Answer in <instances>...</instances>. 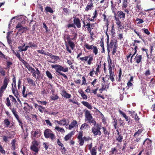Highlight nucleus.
Returning a JSON list of instances; mask_svg holds the SVG:
<instances>
[{"mask_svg":"<svg viewBox=\"0 0 155 155\" xmlns=\"http://www.w3.org/2000/svg\"><path fill=\"white\" fill-rule=\"evenodd\" d=\"M51 67L52 68H54L55 69L56 74L63 76L65 79H68L67 76L61 72H68V69L67 67H64L58 64L52 65H51Z\"/></svg>","mask_w":155,"mask_h":155,"instance_id":"f257e3e1","label":"nucleus"},{"mask_svg":"<svg viewBox=\"0 0 155 155\" xmlns=\"http://www.w3.org/2000/svg\"><path fill=\"white\" fill-rule=\"evenodd\" d=\"M24 63L25 64L24 65L29 71L32 72V71H34L32 74L33 77L37 79H39V77L41 75V72L36 67L35 69L36 71H35V69L31 67L28 63L26 62H24Z\"/></svg>","mask_w":155,"mask_h":155,"instance_id":"f03ea898","label":"nucleus"},{"mask_svg":"<svg viewBox=\"0 0 155 155\" xmlns=\"http://www.w3.org/2000/svg\"><path fill=\"white\" fill-rule=\"evenodd\" d=\"M73 23L72 24H68L66 26L67 28H76V27L79 28L81 27V23L80 19L76 16L73 17Z\"/></svg>","mask_w":155,"mask_h":155,"instance_id":"7ed1b4c3","label":"nucleus"},{"mask_svg":"<svg viewBox=\"0 0 155 155\" xmlns=\"http://www.w3.org/2000/svg\"><path fill=\"white\" fill-rule=\"evenodd\" d=\"M44 135L46 138H50L51 141H54L56 139V136L51 130L47 129L44 132Z\"/></svg>","mask_w":155,"mask_h":155,"instance_id":"20e7f679","label":"nucleus"},{"mask_svg":"<svg viewBox=\"0 0 155 155\" xmlns=\"http://www.w3.org/2000/svg\"><path fill=\"white\" fill-rule=\"evenodd\" d=\"M101 129V126H99L98 124H97V125L92 127L91 130L94 137L97 135L100 136L101 135L102 133L100 131Z\"/></svg>","mask_w":155,"mask_h":155,"instance_id":"39448f33","label":"nucleus"},{"mask_svg":"<svg viewBox=\"0 0 155 155\" xmlns=\"http://www.w3.org/2000/svg\"><path fill=\"white\" fill-rule=\"evenodd\" d=\"M9 80L5 77L3 80V84L0 88V97H2V94L6 89L7 85L9 82Z\"/></svg>","mask_w":155,"mask_h":155,"instance_id":"423d86ee","label":"nucleus"},{"mask_svg":"<svg viewBox=\"0 0 155 155\" xmlns=\"http://www.w3.org/2000/svg\"><path fill=\"white\" fill-rule=\"evenodd\" d=\"M33 141L32 142V145L30 147V149L31 150L37 153L39 151L38 146L39 145V142L36 140L35 139H32Z\"/></svg>","mask_w":155,"mask_h":155,"instance_id":"0eeeda50","label":"nucleus"},{"mask_svg":"<svg viewBox=\"0 0 155 155\" xmlns=\"http://www.w3.org/2000/svg\"><path fill=\"white\" fill-rule=\"evenodd\" d=\"M84 46L87 50L93 49V52L95 55H96L98 54V49L96 46L93 45H89V44L87 43H84Z\"/></svg>","mask_w":155,"mask_h":155,"instance_id":"6e6552de","label":"nucleus"},{"mask_svg":"<svg viewBox=\"0 0 155 155\" xmlns=\"http://www.w3.org/2000/svg\"><path fill=\"white\" fill-rule=\"evenodd\" d=\"M68 43V45H66V49L69 53H71L72 51L69 47H70L71 50H73L75 48V45L71 41H69Z\"/></svg>","mask_w":155,"mask_h":155,"instance_id":"1a4fd4ad","label":"nucleus"},{"mask_svg":"<svg viewBox=\"0 0 155 155\" xmlns=\"http://www.w3.org/2000/svg\"><path fill=\"white\" fill-rule=\"evenodd\" d=\"M114 45H117L116 42L114 40H111L110 44H109L108 39H107V47L108 53L110 52L112 48L114 47Z\"/></svg>","mask_w":155,"mask_h":155,"instance_id":"9d476101","label":"nucleus"},{"mask_svg":"<svg viewBox=\"0 0 155 155\" xmlns=\"http://www.w3.org/2000/svg\"><path fill=\"white\" fill-rule=\"evenodd\" d=\"M6 135L7 136L3 135L2 137L3 141L6 143L8 142L9 139H12L14 137V135L10 132L7 133Z\"/></svg>","mask_w":155,"mask_h":155,"instance_id":"9b49d317","label":"nucleus"},{"mask_svg":"<svg viewBox=\"0 0 155 155\" xmlns=\"http://www.w3.org/2000/svg\"><path fill=\"white\" fill-rule=\"evenodd\" d=\"M83 136V132L80 131L78 133V135L77 137V139H78V140L79 145L80 146H82L83 145L84 143V141Z\"/></svg>","mask_w":155,"mask_h":155,"instance_id":"f8f14e48","label":"nucleus"},{"mask_svg":"<svg viewBox=\"0 0 155 155\" xmlns=\"http://www.w3.org/2000/svg\"><path fill=\"white\" fill-rule=\"evenodd\" d=\"M17 29L19 28L18 32H21L22 33L25 32L26 31L28 30L27 27H24L22 26L21 23H18L16 26Z\"/></svg>","mask_w":155,"mask_h":155,"instance_id":"ddd939ff","label":"nucleus"},{"mask_svg":"<svg viewBox=\"0 0 155 155\" xmlns=\"http://www.w3.org/2000/svg\"><path fill=\"white\" fill-rule=\"evenodd\" d=\"M116 17H119L122 20H124L125 18V14L123 11L120 10L118 11L117 12L116 15H114Z\"/></svg>","mask_w":155,"mask_h":155,"instance_id":"4468645a","label":"nucleus"},{"mask_svg":"<svg viewBox=\"0 0 155 155\" xmlns=\"http://www.w3.org/2000/svg\"><path fill=\"white\" fill-rule=\"evenodd\" d=\"M84 111L85 112V121H88L92 119L93 117L91 114V111L87 110H84Z\"/></svg>","mask_w":155,"mask_h":155,"instance_id":"2eb2a0df","label":"nucleus"},{"mask_svg":"<svg viewBox=\"0 0 155 155\" xmlns=\"http://www.w3.org/2000/svg\"><path fill=\"white\" fill-rule=\"evenodd\" d=\"M25 91L26 87L25 86H23L22 90V94L24 97H26L27 96L30 97L31 95H33V93L31 91L29 92V91H27L25 92Z\"/></svg>","mask_w":155,"mask_h":155,"instance_id":"dca6fc26","label":"nucleus"},{"mask_svg":"<svg viewBox=\"0 0 155 155\" xmlns=\"http://www.w3.org/2000/svg\"><path fill=\"white\" fill-rule=\"evenodd\" d=\"M116 131L117 133V136H116V140L117 141H118V142L121 143L122 141L123 136L121 134H120L118 129L116 130Z\"/></svg>","mask_w":155,"mask_h":155,"instance_id":"f3484780","label":"nucleus"},{"mask_svg":"<svg viewBox=\"0 0 155 155\" xmlns=\"http://www.w3.org/2000/svg\"><path fill=\"white\" fill-rule=\"evenodd\" d=\"M40 131L39 129H37L35 131H32L31 132V134L32 136V139H35L38 137L37 135L38 134L39 132Z\"/></svg>","mask_w":155,"mask_h":155,"instance_id":"a211bd4d","label":"nucleus"},{"mask_svg":"<svg viewBox=\"0 0 155 155\" xmlns=\"http://www.w3.org/2000/svg\"><path fill=\"white\" fill-rule=\"evenodd\" d=\"M12 91L13 93L14 94V95L17 98H18L19 94L18 93V90L16 88V84H14V86H13V84H12Z\"/></svg>","mask_w":155,"mask_h":155,"instance_id":"6ab92c4d","label":"nucleus"},{"mask_svg":"<svg viewBox=\"0 0 155 155\" xmlns=\"http://www.w3.org/2000/svg\"><path fill=\"white\" fill-rule=\"evenodd\" d=\"M130 116L133 118H134L136 121H137L139 120V118L135 112L134 111H131L130 112Z\"/></svg>","mask_w":155,"mask_h":155,"instance_id":"aec40b11","label":"nucleus"},{"mask_svg":"<svg viewBox=\"0 0 155 155\" xmlns=\"http://www.w3.org/2000/svg\"><path fill=\"white\" fill-rule=\"evenodd\" d=\"M101 61H100V62L98 63L97 62L96 66H97V68L96 69V70L95 71V75L97 76L98 74V73H99L100 72V69L101 67Z\"/></svg>","mask_w":155,"mask_h":155,"instance_id":"412c9836","label":"nucleus"},{"mask_svg":"<svg viewBox=\"0 0 155 155\" xmlns=\"http://www.w3.org/2000/svg\"><path fill=\"white\" fill-rule=\"evenodd\" d=\"M61 95L66 99H69L71 97V94L67 93L66 91L64 90L62 91Z\"/></svg>","mask_w":155,"mask_h":155,"instance_id":"4be33fe9","label":"nucleus"},{"mask_svg":"<svg viewBox=\"0 0 155 155\" xmlns=\"http://www.w3.org/2000/svg\"><path fill=\"white\" fill-rule=\"evenodd\" d=\"M134 60L135 62L136 63H137V64H139L142 61V55L138 54H137L135 57Z\"/></svg>","mask_w":155,"mask_h":155,"instance_id":"5701e85b","label":"nucleus"},{"mask_svg":"<svg viewBox=\"0 0 155 155\" xmlns=\"http://www.w3.org/2000/svg\"><path fill=\"white\" fill-rule=\"evenodd\" d=\"M97 11L95 10L93 14V16L91 18H88L87 20L91 21H94V19L96 18L98 15Z\"/></svg>","mask_w":155,"mask_h":155,"instance_id":"b1692460","label":"nucleus"},{"mask_svg":"<svg viewBox=\"0 0 155 155\" xmlns=\"http://www.w3.org/2000/svg\"><path fill=\"white\" fill-rule=\"evenodd\" d=\"M47 55L49 56L51 58L53 59L55 61H57L60 59L59 56L57 55H54L51 53H49L48 52Z\"/></svg>","mask_w":155,"mask_h":155,"instance_id":"393cba45","label":"nucleus"},{"mask_svg":"<svg viewBox=\"0 0 155 155\" xmlns=\"http://www.w3.org/2000/svg\"><path fill=\"white\" fill-rule=\"evenodd\" d=\"M77 121L76 120H73L71 124L69 125L68 129L71 130L74 127H75L76 125H77Z\"/></svg>","mask_w":155,"mask_h":155,"instance_id":"a878e982","label":"nucleus"},{"mask_svg":"<svg viewBox=\"0 0 155 155\" xmlns=\"http://www.w3.org/2000/svg\"><path fill=\"white\" fill-rule=\"evenodd\" d=\"M81 103L84 106L87 107L88 109L91 110L92 109L91 104L85 101H82Z\"/></svg>","mask_w":155,"mask_h":155,"instance_id":"bb28decb","label":"nucleus"},{"mask_svg":"<svg viewBox=\"0 0 155 155\" xmlns=\"http://www.w3.org/2000/svg\"><path fill=\"white\" fill-rule=\"evenodd\" d=\"M94 7V5L92 3L89 2L88 4L86 7L85 8V11H88L89 10H91Z\"/></svg>","mask_w":155,"mask_h":155,"instance_id":"cd10ccee","label":"nucleus"},{"mask_svg":"<svg viewBox=\"0 0 155 155\" xmlns=\"http://www.w3.org/2000/svg\"><path fill=\"white\" fill-rule=\"evenodd\" d=\"M97 146H95L90 150L91 155H97Z\"/></svg>","mask_w":155,"mask_h":155,"instance_id":"c85d7f7f","label":"nucleus"},{"mask_svg":"<svg viewBox=\"0 0 155 155\" xmlns=\"http://www.w3.org/2000/svg\"><path fill=\"white\" fill-rule=\"evenodd\" d=\"M103 133L105 136H109L110 134V131L107 130L106 127H102Z\"/></svg>","mask_w":155,"mask_h":155,"instance_id":"c756f323","label":"nucleus"},{"mask_svg":"<svg viewBox=\"0 0 155 155\" xmlns=\"http://www.w3.org/2000/svg\"><path fill=\"white\" fill-rule=\"evenodd\" d=\"M4 124H5V126L6 127H9V128H11L12 126H13V124L12 125V126H9V125L10 124V121L8 119H5L4 120Z\"/></svg>","mask_w":155,"mask_h":155,"instance_id":"7c9ffc66","label":"nucleus"},{"mask_svg":"<svg viewBox=\"0 0 155 155\" xmlns=\"http://www.w3.org/2000/svg\"><path fill=\"white\" fill-rule=\"evenodd\" d=\"M128 2L127 0H122V9L124 10V8H127L128 6Z\"/></svg>","mask_w":155,"mask_h":155,"instance_id":"2f4dec72","label":"nucleus"},{"mask_svg":"<svg viewBox=\"0 0 155 155\" xmlns=\"http://www.w3.org/2000/svg\"><path fill=\"white\" fill-rule=\"evenodd\" d=\"M114 127V128L115 129H118V127L117 126V120L116 118H114L113 119V121L112 122Z\"/></svg>","mask_w":155,"mask_h":155,"instance_id":"473e14b6","label":"nucleus"},{"mask_svg":"<svg viewBox=\"0 0 155 155\" xmlns=\"http://www.w3.org/2000/svg\"><path fill=\"white\" fill-rule=\"evenodd\" d=\"M100 43V46L102 48V51H101V52L102 53H104L105 49L104 47L103 39V38L101 39Z\"/></svg>","mask_w":155,"mask_h":155,"instance_id":"72a5a7b5","label":"nucleus"},{"mask_svg":"<svg viewBox=\"0 0 155 155\" xmlns=\"http://www.w3.org/2000/svg\"><path fill=\"white\" fill-rule=\"evenodd\" d=\"M16 141V140L15 139L13 140L11 143V144L12 145L11 147V149L12 150H15V143Z\"/></svg>","mask_w":155,"mask_h":155,"instance_id":"f704fd0d","label":"nucleus"},{"mask_svg":"<svg viewBox=\"0 0 155 155\" xmlns=\"http://www.w3.org/2000/svg\"><path fill=\"white\" fill-rule=\"evenodd\" d=\"M107 61L108 62V66H110V65L113 67V68H114L115 67V65L113 62H112V61L111 59L110 58L109 56V57L107 58Z\"/></svg>","mask_w":155,"mask_h":155,"instance_id":"c9c22d12","label":"nucleus"},{"mask_svg":"<svg viewBox=\"0 0 155 155\" xmlns=\"http://www.w3.org/2000/svg\"><path fill=\"white\" fill-rule=\"evenodd\" d=\"M102 17H103V19H104V21H106L107 22L106 23V27H107V30L108 29V26L109 25L108 24V19L106 18V15H105V14H103L102 15Z\"/></svg>","mask_w":155,"mask_h":155,"instance_id":"e433bc0d","label":"nucleus"},{"mask_svg":"<svg viewBox=\"0 0 155 155\" xmlns=\"http://www.w3.org/2000/svg\"><path fill=\"white\" fill-rule=\"evenodd\" d=\"M92 27V25H91V24L90 22L87 23V26L85 28H87V31L88 32H90V31H91V29H93V28H91Z\"/></svg>","mask_w":155,"mask_h":155,"instance_id":"4c0bfd02","label":"nucleus"},{"mask_svg":"<svg viewBox=\"0 0 155 155\" xmlns=\"http://www.w3.org/2000/svg\"><path fill=\"white\" fill-rule=\"evenodd\" d=\"M143 131V129L142 128L139 129L134 134L133 136L135 137H138L139 134L142 132Z\"/></svg>","mask_w":155,"mask_h":155,"instance_id":"58836bf2","label":"nucleus"},{"mask_svg":"<svg viewBox=\"0 0 155 155\" xmlns=\"http://www.w3.org/2000/svg\"><path fill=\"white\" fill-rule=\"evenodd\" d=\"M118 151L116 147L112 148H111V150L110 151V153L112 154H116L117 152Z\"/></svg>","mask_w":155,"mask_h":155,"instance_id":"ea45409f","label":"nucleus"},{"mask_svg":"<svg viewBox=\"0 0 155 155\" xmlns=\"http://www.w3.org/2000/svg\"><path fill=\"white\" fill-rule=\"evenodd\" d=\"M79 93L83 99L85 100L87 99V95L84 94V92L83 90H81Z\"/></svg>","mask_w":155,"mask_h":155,"instance_id":"a19ab883","label":"nucleus"},{"mask_svg":"<svg viewBox=\"0 0 155 155\" xmlns=\"http://www.w3.org/2000/svg\"><path fill=\"white\" fill-rule=\"evenodd\" d=\"M45 10L46 12H49L51 13H53L54 12L51 8L48 6H46L45 8Z\"/></svg>","mask_w":155,"mask_h":155,"instance_id":"79ce46f5","label":"nucleus"},{"mask_svg":"<svg viewBox=\"0 0 155 155\" xmlns=\"http://www.w3.org/2000/svg\"><path fill=\"white\" fill-rule=\"evenodd\" d=\"M88 124L87 123H84L83 124L80 128V130H83L86 129L87 128Z\"/></svg>","mask_w":155,"mask_h":155,"instance_id":"37998d69","label":"nucleus"},{"mask_svg":"<svg viewBox=\"0 0 155 155\" xmlns=\"http://www.w3.org/2000/svg\"><path fill=\"white\" fill-rule=\"evenodd\" d=\"M87 123L90 124L91 123L93 124V125H94V126L97 125L96 121L93 118L92 119H91V120L87 121Z\"/></svg>","mask_w":155,"mask_h":155,"instance_id":"c03bdc74","label":"nucleus"},{"mask_svg":"<svg viewBox=\"0 0 155 155\" xmlns=\"http://www.w3.org/2000/svg\"><path fill=\"white\" fill-rule=\"evenodd\" d=\"M124 118H125L126 121L127 122L128 124L129 125H131L132 124V121L130 120V118H129L127 115L124 117Z\"/></svg>","mask_w":155,"mask_h":155,"instance_id":"a18cd8bd","label":"nucleus"},{"mask_svg":"<svg viewBox=\"0 0 155 155\" xmlns=\"http://www.w3.org/2000/svg\"><path fill=\"white\" fill-rule=\"evenodd\" d=\"M28 44L29 45V48H32L34 47L36 48L37 47V45L36 44L34 43L33 42L31 41L29 42L28 43Z\"/></svg>","mask_w":155,"mask_h":155,"instance_id":"49530a36","label":"nucleus"},{"mask_svg":"<svg viewBox=\"0 0 155 155\" xmlns=\"http://www.w3.org/2000/svg\"><path fill=\"white\" fill-rule=\"evenodd\" d=\"M55 129L56 130L58 131L61 132L62 133H63L65 132L64 129L62 128H60L58 126H56L55 127Z\"/></svg>","mask_w":155,"mask_h":155,"instance_id":"de8ad7c7","label":"nucleus"},{"mask_svg":"<svg viewBox=\"0 0 155 155\" xmlns=\"http://www.w3.org/2000/svg\"><path fill=\"white\" fill-rule=\"evenodd\" d=\"M144 74L145 75V76L146 77H148L151 74L149 68L147 69V70L145 72Z\"/></svg>","mask_w":155,"mask_h":155,"instance_id":"09e8293b","label":"nucleus"},{"mask_svg":"<svg viewBox=\"0 0 155 155\" xmlns=\"http://www.w3.org/2000/svg\"><path fill=\"white\" fill-rule=\"evenodd\" d=\"M140 138L137 137L136 139L132 141V143L134 145H136L137 144V143L139 142L140 141Z\"/></svg>","mask_w":155,"mask_h":155,"instance_id":"8fccbe9b","label":"nucleus"},{"mask_svg":"<svg viewBox=\"0 0 155 155\" xmlns=\"http://www.w3.org/2000/svg\"><path fill=\"white\" fill-rule=\"evenodd\" d=\"M116 6H111V10L112 11L113 13L114 14V15H116L117 13H116V10H117L116 8Z\"/></svg>","mask_w":155,"mask_h":155,"instance_id":"3c124183","label":"nucleus"},{"mask_svg":"<svg viewBox=\"0 0 155 155\" xmlns=\"http://www.w3.org/2000/svg\"><path fill=\"white\" fill-rule=\"evenodd\" d=\"M89 59L87 61V63L88 65H90L92 64V61L93 60V56H91V55H89Z\"/></svg>","mask_w":155,"mask_h":155,"instance_id":"603ef678","label":"nucleus"},{"mask_svg":"<svg viewBox=\"0 0 155 155\" xmlns=\"http://www.w3.org/2000/svg\"><path fill=\"white\" fill-rule=\"evenodd\" d=\"M66 120L65 118H63L60 120V125L64 126L66 125Z\"/></svg>","mask_w":155,"mask_h":155,"instance_id":"864d4df0","label":"nucleus"},{"mask_svg":"<svg viewBox=\"0 0 155 155\" xmlns=\"http://www.w3.org/2000/svg\"><path fill=\"white\" fill-rule=\"evenodd\" d=\"M46 74L48 77L50 79H52L53 78L52 76L51 73L48 71H46Z\"/></svg>","mask_w":155,"mask_h":155,"instance_id":"5fc2aeb1","label":"nucleus"},{"mask_svg":"<svg viewBox=\"0 0 155 155\" xmlns=\"http://www.w3.org/2000/svg\"><path fill=\"white\" fill-rule=\"evenodd\" d=\"M151 143V140L148 138H147L143 142V145H145L146 143H147L148 145H150Z\"/></svg>","mask_w":155,"mask_h":155,"instance_id":"6e6d98bb","label":"nucleus"},{"mask_svg":"<svg viewBox=\"0 0 155 155\" xmlns=\"http://www.w3.org/2000/svg\"><path fill=\"white\" fill-rule=\"evenodd\" d=\"M119 123L118 124L119 126L124 127L125 125V123L124 122V120H121V118L118 120Z\"/></svg>","mask_w":155,"mask_h":155,"instance_id":"4d7b16f0","label":"nucleus"},{"mask_svg":"<svg viewBox=\"0 0 155 155\" xmlns=\"http://www.w3.org/2000/svg\"><path fill=\"white\" fill-rule=\"evenodd\" d=\"M27 81L28 83L29 84H31L32 85L33 84H34V85H35V83L34 81H33V80L32 79L29 78H27Z\"/></svg>","mask_w":155,"mask_h":155,"instance_id":"13d9d810","label":"nucleus"},{"mask_svg":"<svg viewBox=\"0 0 155 155\" xmlns=\"http://www.w3.org/2000/svg\"><path fill=\"white\" fill-rule=\"evenodd\" d=\"M119 73L118 74V81H121V76L122 75V70L120 68L119 70Z\"/></svg>","mask_w":155,"mask_h":155,"instance_id":"bf43d9fd","label":"nucleus"},{"mask_svg":"<svg viewBox=\"0 0 155 155\" xmlns=\"http://www.w3.org/2000/svg\"><path fill=\"white\" fill-rule=\"evenodd\" d=\"M89 57V55L88 56H84L83 57H81L79 58V59L81 61H87Z\"/></svg>","mask_w":155,"mask_h":155,"instance_id":"052dcab7","label":"nucleus"},{"mask_svg":"<svg viewBox=\"0 0 155 155\" xmlns=\"http://www.w3.org/2000/svg\"><path fill=\"white\" fill-rule=\"evenodd\" d=\"M38 110L41 113H43L45 110V108L44 107H43L41 105H38Z\"/></svg>","mask_w":155,"mask_h":155,"instance_id":"680f3d73","label":"nucleus"},{"mask_svg":"<svg viewBox=\"0 0 155 155\" xmlns=\"http://www.w3.org/2000/svg\"><path fill=\"white\" fill-rule=\"evenodd\" d=\"M114 18L115 20L116 21V25L118 24V23L119 24L121 22L120 20V19L119 18V17H116V16H114Z\"/></svg>","mask_w":155,"mask_h":155,"instance_id":"e2e57ef3","label":"nucleus"},{"mask_svg":"<svg viewBox=\"0 0 155 155\" xmlns=\"http://www.w3.org/2000/svg\"><path fill=\"white\" fill-rule=\"evenodd\" d=\"M142 31H143V32L144 33L147 35H150V32L149 31V30L147 29L144 28H143L142 29Z\"/></svg>","mask_w":155,"mask_h":155,"instance_id":"0e129e2a","label":"nucleus"},{"mask_svg":"<svg viewBox=\"0 0 155 155\" xmlns=\"http://www.w3.org/2000/svg\"><path fill=\"white\" fill-rule=\"evenodd\" d=\"M95 71L94 70V68H93L91 71H90L89 73L88 74V75L90 76L91 77H93V75L94 74V73L95 74Z\"/></svg>","mask_w":155,"mask_h":155,"instance_id":"69168bd1","label":"nucleus"},{"mask_svg":"<svg viewBox=\"0 0 155 155\" xmlns=\"http://www.w3.org/2000/svg\"><path fill=\"white\" fill-rule=\"evenodd\" d=\"M67 63L70 66V68L71 69H74V67L73 65H72V64L73 63L71 60H68L67 61Z\"/></svg>","mask_w":155,"mask_h":155,"instance_id":"338daca9","label":"nucleus"},{"mask_svg":"<svg viewBox=\"0 0 155 155\" xmlns=\"http://www.w3.org/2000/svg\"><path fill=\"white\" fill-rule=\"evenodd\" d=\"M118 112L119 114L123 116V117H124L127 115L124 112L122 111L120 109L118 110Z\"/></svg>","mask_w":155,"mask_h":155,"instance_id":"774afa93","label":"nucleus"}]
</instances>
